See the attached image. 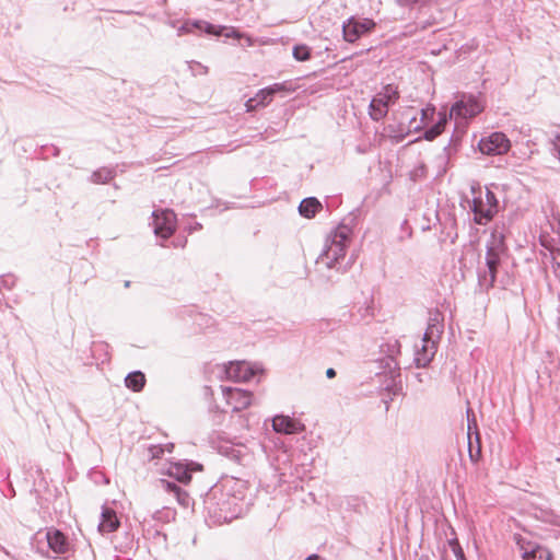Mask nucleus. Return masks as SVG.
<instances>
[{
    "label": "nucleus",
    "instance_id": "1a4fd4ad",
    "mask_svg": "<svg viewBox=\"0 0 560 560\" xmlns=\"http://www.w3.org/2000/svg\"><path fill=\"white\" fill-rule=\"evenodd\" d=\"M284 91H291V89L287 88L284 83H275L268 88L261 89L254 97L247 100V113L254 110L258 106L268 105L276 93Z\"/></svg>",
    "mask_w": 560,
    "mask_h": 560
},
{
    "label": "nucleus",
    "instance_id": "f3484780",
    "mask_svg": "<svg viewBox=\"0 0 560 560\" xmlns=\"http://www.w3.org/2000/svg\"><path fill=\"white\" fill-rule=\"evenodd\" d=\"M442 322V315L438 311L430 313L428 327L424 332V339L427 341L440 338L441 334L443 332Z\"/></svg>",
    "mask_w": 560,
    "mask_h": 560
},
{
    "label": "nucleus",
    "instance_id": "c85d7f7f",
    "mask_svg": "<svg viewBox=\"0 0 560 560\" xmlns=\"http://www.w3.org/2000/svg\"><path fill=\"white\" fill-rule=\"evenodd\" d=\"M448 545L457 560H466L463 548L460 547L457 538L450 539Z\"/></svg>",
    "mask_w": 560,
    "mask_h": 560
},
{
    "label": "nucleus",
    "instance_id": "aec40b11",
    "mask_svg": "<svg viewBox=\"0 0 560 560\" xmlns=\"http://www.w3.org/2000/svg\"><path fill=\"white\" fill-rule=\"evenodd\" d=\"M320 208V202L316 198L310 197L301 201L299 211L305 218H313Z\"/></svg>",
    "mask_w": 560,
    "mask_h": 560
},
{
    "label": "nucleus",
    "instance_id": "473e14b6",
    "mask_svg": "<svg viewBox=\"0 0 560 560\" xmlns=\"http://www.w3.org/2000/svg\"><path fill=\"white\" fill-rule=\"evenodd\" d=\"M149 452L152 458H160L164 454V446L163 445H151L149 447Z\"/></svg>",
    "mask_w": 560,
    "mask_h": 560
},
{
    "label": "nucleus",
    "instance_id": "9d476101",
    "mask_svg": "<svg viewBox=\"0 0 560 560\" xmlns=\"http://www.w3.org/2000/svg\"><path fill=\"white\" fill-rule=\"evenodd\" d=\"M375 23L372 20H364L363 22H358L353 20H349L343 24V37L347 42L353 43L355 42L362 34L369 32L374 27Z\"/></svg>",
    "mask_w": 560,
    "mask_h": 560
},
{
    "label": "nucleus",
    "instance_id": "a19ab883",
    "mask_svg": "<svg viewBox=\"0 0 560 560\" xmlns=\"http://www.w3.org/2000/svg\"><path fill=\"white\" fill-rule=\"evenodd\" d=\"M184 34H188V33L186 32V27H185L184 25H180V26L177 28V35H178V36H182V35H184Z\"/></svg>",
    "mask_w": 560,
    "mask_h": 560
},
{
    "label": "nucleus",
    "instance_id": "6e6552de",
    "mask_svg": "<svg viewBox=\"0 0 560 560\" xmlns=\"http://www.w3.org/2000/svg\"><path fill=\"white\" fill-rule=\"evenodd\" d=\"M183 25L186 27V32L188 34L195 33V32H201V33H206L209 35H214V36L224 35L226 37H230L231 34H233L237 38L241 37V35L236 34L234 31L229 32V28H226V27L217 26V25H213L211 23L200 21V20H187L183 23Z\"/></svg>",
    "mask_w": 560,
    "mask_h": 560
},
{
    "label": "nucleus",
    "instance_id": "c9c22d12",
    "mask_svg": "<svg viewBox=\"0 0 560 560\" xmlns=\"http://www.w3.org/2000/svg\"><path fill=\"white\" fill-rule=\"evenodd\" d=\"M434 107H427V108H423L421 110V114H422V120L423 119H427L429 115H433L434 114Z\"/></svg>",
    "mask_w": 560,
    "mask_h": 560
},
{
    "label": "nucleus",
    "instance_id": "7c9ffc66",
    "mask_svg": "<svg viewBox=\"0 0 560 560\" xmlns=\"http://www.w3.org/2000/svg\"><path fill=\"white\" fill-rule=\"evenodd\" d=\"M225 455L237 463H241L243 459V452L234 446L226 447Z\"/></svg>",
    "mask_w": 560,
    "mask_h": 560
},
{
    "label": "nucleus",
    "instance_id": "8fccbe9b",
    "mask_svg": "<svg viewBox=\"0 0 560 560\" xmlns=\"http://www.w3.org/2000/svg\"><path fill=\"white\" fill-rule=\"evenodd\" d=\"M168 24L172 26V27H176V22L175 21H170Z\"/></svg>",
    "mask_w": 560,
    "mask_h": 560
},
{
    "label": "nucleus",
    "instance_id": "9b49d317",
    "mask_svg": "<svg viewBox=\"0 0 560 560\" xmlns=\"http://www.w3.org/2000/svg\"><path fill=\"white\" fill-rule=\"evenodd\" d=\"M48 548L56 555H65L70 549L68 537L59 529L49 528L46 533Z\"/></svg>",
    "mask_w": 560,
    "mask_h": 560
},
{
    "label": "nucleus",
    "instance_id": "e433bc0d",
    "mask_svg": "<svg viewBox=\"0 0 560 560\" xmlns=\"http://www.w3.org/2000/svg\"><path fill=\"white\" fill-rule=\"evenodd\" d=\"M191 63L198 66L199 71H200L199 73L206 74L208 72V68L206 66H202L201 63L196 62V61H192Z\"/></svg>",
    "mask_w": 560,
    "mask_h": 560
},
{
    "label": "nucleus",
    "instance_id": "09e8293b",
    "mask_svg": "<svg viewBox=\"0 0 560 560\" xmlns=\"http://www.w3.org/2000/svg\"><path fill=\"white\" fill-rule=\"evenodd\" d=\"M395 138H396V141H397V142H398V141H401V140L404 139V135L398 136V137H395Z\"/></svg>",
    "mask_w": 560,
    "mask_h": 560
},
{
    "label": "nucleus",
    "instance_id": "7ed1b4c3",
    "mask_svg": "<svg viewBox=\"0 0 560 560\" xmlns=\"http://www.w3.org/2000/svg\"><path fill=\"white\" fill-rule=\"evenodd\" d=\"M478 190L481 194L480 187H478ZM471 192L474 195L471 210L475 214V222L477 224H486L497 212V197L489 188H486L485 198L481 195L477 196L475 186L471 187Z\"/></svg>",
    "mask_w": 560,
    "mask_h": 560
},
{
    "label": "nucleus",
    "instance_id": "39448f33",
    "mask_svg": "<svg viewBox=\"0 0 560 560\" xmlns=\"http://www.w3.org/2000/svg\"><path fill=\"white\" fill-rule=\"evenodd\" d=\"M153 231L156 237L163 241L170 238L176 231V214L171 209L154 210L152 212Z\"/></svg>",
    "mask_w": 560,
    "mask_h": 560
},
{
    "label": "nucleus",
    "instance_id": "4468645a",
    "mask_svg": "<svg viewBox=\"0 0 560 560\" xmlns=\"http://www.w3.org/2000/svg\"><path fill=\"white\" fill-rule=\"evenodd\" d=\"M436 340L438 339L427 341L424 338L422 339V347L418 349L415 354L417 368H425L431 362L435 354Z\"/></svg>",
    "mask_w": 560,
    "mask_h": 560
},
{
    "label": "nucleus",
    "instance_id": "20e7f679",
    "mask_svg": "<svg viewBox=\"0 0 560 560\" xmlns=\"http://www.w3.org/2000/svg\"><path fill=\"white\" fill-rule=\"evenodd\" d=\"M399 98V93L395 86L388 84L377 93L370 103V116L373 120L378 121L383 119L387 113L390 104H394Z\"/></svg>",
    "mask_w": 560,
    "mask_h": 560
},
{
    "label": "nucleus",
    "instance_id": "c756f323",
    "mask_svg": "<svg viewBox=\"0 0 560 560\" xmlns=\"http://www.w3.org/2000/svg\"><path fill=\"white\" fill-rule=\"evenodd\" d=\"M514 541L518 546L520 550L525 552L526 550H530L536 545L532 544L530 541H526L525 538H523L521 535H514Z\"/></svg>",
    "mask_w": 560,
    "mask_h": 560
},
{
    "label": "nucleus",
    "instance_id": "a211bd4d",
    "mask_svg": "<svg viewBox=\"0 0 560 560\" xmlns=\"http://www.w3.org/2000/svg\"><path fill=\"white\" fill-rule=\"evenodd\" d=\"M245 361L230 362L228 365L221 368V372L225 374L226 378L234 382L245 381V372L243 370Z\"/></svg>",
    "mask_w": 560,
    "mask_h": 560
},
{
    "label": "nucleus",
    "instance_id": "393cba45",
    "mask_svg": "<svg viewBox=\"0 0 560 560\" xmlns=\"http://www.w3.org/2000/svg\"><path fill=\"white\" fill-rule=\"evenodd\" d=\"M115 176L113 168L102 167L93 172L91 180L96 184H106L112 180Z\"/></svg>",
    "mask_w": 560,
    "mask_h": 560
},
{
    "label": "nucleus",
    "instance_id": "bb28decb",
    "mask_svg": "<svg viewBox=\"0 0 560 560\" xmlns=\"http://www.w3.org/2000/svg\"><path fill=\"white\" fill-rule=\"evenodd\" d=\"M466 413H467V435H468V441L471 440V434L475 433L476 442H479L480 435H479V432H478V425H477V421H476V416H475L474 411L471 409H469V408L467 409Z\"/></svg>",
    "mask_w": 560,
    "mask_h": 560
},
{
    "label": "nucleus",
    "instance_id": "ddd939ff",
    "mask_svg": "<svg viewBox=\"0 0 560 560\" xmlns=\"http://www.w3.org/2000/svg\"><path fill=\"white\" fill-rule=\"evenodd\" d=\"M272 428L278 433L283 434H295L304 430V425L289 416H276L272 419Z\"/></svg>",
    "mask_w": 560,
    "mask_h": 560
},
{
    "label": "nucleus",
    "instance_id": "c03bdc74",
    "mask_svg": "<svg viewBox=\"0 0 560 560\" xmlns=\"http://www.w3.org/2000/svg\"><path fill=\"white\" fill-rule=\"evenodd\" d=\"M164 446V452L167 451V452H172V450L174 448V444L170 443V444H166V445H163Z\"/></svg>",
    "mask_w": 560,
    "mask_h": 560
},
{
    "label": "nucleus",
    "instance_id": "f03ea898",
    "mask_svg": "<svg viewBox=\"0 0 560 560\" xmlns=\"http://www.w3.org/2000/svg\"><path fill=\"white\" fill-rule=\"evenodd\" d=\"M503 254V243L501 240L492 237L487 244L486 267L487 270L479 272V284L486 289L492 288L495 282L498 266Z\"/></svg>",
    "mask_w": 560,
    "mask_h": 560
},
{
    "label": "nucleus",
    "instance_id": "37998d69",
    "mask_svg": "<svg viewBox=\"0 0 560 560\" xmlns=\"http://www.w3.org/2000/svg\"><path fill=\"white\" fill-rule=\"evenodd\" d=\"M221 520H223L224 522H230V521L232 520V517H228V515H223V516H222V515L220 514V515L218 516V520H217V521H218V522H221Z\"/></svg>",
    "mask_w": 560,
    "mask_h": 560
},
{
    "label": "nucleus",
    "instance_id": "6ab92c4d",
    "mask_svg": "<svg viewBox=\"0 0 560 560\" xmlns=\"http://www.w3.org/2000/svg\"><path fill=\"white\" fill-rule=\"evenodd\" d=\"M167 474L170 477L182 483H188L191 480V474L186 464L174 463L170 466Z\"/></svg>",
    "mask_w": 560,
    "mask_h": 560
},
{
    "label": "nucleus",
    "instance_id": "2eb2a0df",
    "mask_svg": "<svg viewBox=\"0 0 560 560\" xmlns=\"http://www.w3.org/2000/svg\"><path fill=\"white\" fill-rule=\"evenodd\" d=\"M160 486L162 489H164L166 492L174 494L177 502L183 508H189L191 504V498L188 494L187 491L182 489L178 485H176L173 481H168L166 479H160Z\"/></svg>",
    "mask_w": 560,
    "mask_h": 560
},
{
    "label": "nucleus",
    "instance_id": "72a5a7b5",
    "mask_svg": "<svg viewBox=\"0 0 560 560\" xmlns=\"http://www.w3.org/2000/svg\"><path fill=\"white\" fill-rule=\"evenodd\" d=\"M15 279L11 275L2 276L0 279V285L11 289L14 285Z\"/></svg>",
    "mask_w": 560,
    "mask_h": 560
},
{
    "label": "nucleus",
    "instance_id": "2f4dec72",
    "mask_svg": "<svg viewBox=\"0 0 560 560\" xmlns=\"http://www.w3.org/2000/svg\"><path fill=\"white\" fill-rule=\"evenodd\" d=\"M468 446H469V457L472 462H478V459L480 458V455H481V445H480V441L477 442V447L476 450L472 447V443H471V440L468 441Z\"/></svg>",
    "mask_w": 560,
    "mask_h": 560
},
{
    "label": "nucleus",
    "instance_id": "58836bf2",
    "mask_svg": "<svg viewBox=\"0 0 560 560\" xmlns=\"http://www.w3.org/2000/svg\"><path fill=\"white\" fill-rule=\"evenodd\" d=\"M326 376H327L328 378H332V377H335V376H336V371H335L332 368L327 369V371H326Z\"/></svg>",
    "mask_w": 560,
    "mask_h": 560
},
{
    "label": "nucleus",
    "instance_id": "a18cd8bd",
    "mask_svg": "<svg viewBox=\"0 0 560 560\" xmlns=\"http://www.w3.org/2000/svg\"><path fill=\"white\" fill-rule=\"evenodd\" d=\"M0 550L2 552H4L7 556H9V557L11 556L10 552L3 546H1V545H0Z\"/></svg>",
    "mask_w": 560,
    "mask_h": 560
},
{
    "label": "nucleus",
    "instance_id": "ea45409f",
    "mask_svg": "<svg viewBox=\"0 0 560 560\" xmlns=\"http://www.w3.org/2000/svg\"><path fill=\"white\" fill-rule=\"evenodd\" d=\"M305 560H326V559H323L318 555L313 553V555L307 556L305 558Z\"/></svg>",
    "mask_w": 560,
    "mask_h": 560
},
{
    "label": "nucleus",
    "instance_id": "de8ad7c7",
    "mask_svg": "<svg viewBox=\"0 0 560 560\" xmlns=\"http://www.w3.org/2000/svg\"><path fill=\"white\" fill-rule=\"evenodd\" d=\"M242 511H243V508H242V505H240V508L237 510V514L235 515V517H238V515L242 513Z\"/></svg>",
    "mask_w": 560,
    "mask_h": 560
},
{
    "label": "nucleus",
    "instance_id": "b1692460",
    "mask_svg": "<svg viewBox=\"0 0 560 560\" xmlns=\"http://www.w3.org/2000/svg\"><path fill=\"white\" fill-rule=\"evenodd\" d=\"M446 121H447L446 115L440 113V118L436 121V124L434 126H432L431 128H429L428 130H425L424 139L429 140V141L434 140L438 136H440L443 132Z\"/></svg>",
    "mask_w": 560,
    "mask_h": 560
},
{
    "label": "nucleus",
    "instance_id": "f257e3e1",
    "mask_svg": "<svg viewBox=\"0 0 560 560\" xmlns=\"http://www.w3.org/2000/svg\"><path fill=\"white\" fill-rule=\"evenodd\" d=\"M351 229L340 224L326 238L325 247L317 259V264H324L327 268H334L346 256L350 242Z\"/></svg>",
    "mask_w": 560,
    "mask_h": 560
},
{
    "label": "nucleus",
    "instance_id": "4be33fe9",
    "mask_svg": "<svg viewBox=\"0 0 560 560\" xmlns=\"http://www.w3.org/2000/svg\"><path fill=\"white\" fill-rule=\"evenodd\" d=\"M126 387L133 392H140L145 385V376L141 371L130 372L125 378Z\"/></svg>",
    "mask_w": 560,
    "mask_h": 560
},
{
    "label": "nucleus",
    "instance_id": "79ce46f5",
    "mask_svg": "<svg viewBox=\"0 0 560 560\" xmlns=\"http://www.w3.org/2000/svg\"><path fill=\"white\" fill-rule=\"evenodd\" d=\"M246 397H247V407H248L253 404V394L247 390Z\"/></svg>",
    "mask_w": 560,
    "mask_h": 560
},
{
    "label": "nucleus",
    "instance_id": "423d86ee",
    "mask_svg": "<svg viewBox=\"0 0 560 560\" xmlns=\"http://www.w3.org/2000/svg\"><path fill=\"white\" fill-rule=\"evenodd\" d=\"M483 110V105L472 95H463L450 110V117L472 118Z\"/></svg>",
    "mask_w": 560,
    "mask_h": 560
},
{
    "label": "nucleus",
    "instance_id": "5701e85b",
    "mask_svg": "<svg viewBox=\"0 0 560 560\" xmlns=\"http://www.w3.org/2000/svg\"><path fill=\"white\" fill-rule=\"evenodd\" d=\"M522 558L524 560H551L552 553L549 549L536 545L530 550L523 552Z\"/></svg>",
    "mask_w": 560,
    "mask_h": 560
},
{
    "label": "nucleus",
    "instance_id": "3c124183",
    "mask_svg": "<svg viewBox=\"0 0 560 560\" xmlns=\"http://www.w3.org/2000/svg\"><path fill=\"white\" fill-rule=\"evenodd\" d=\"M130 281H125V288H129Z\"/></svg>",
    "mask_w": 560,
    "mask_h": 560
},
{
    "label": "nucleus",
    "instance_id": "f704fd0d",
    "mask_svg": "<svg viewBox=\"0 0 560 560\" xmlns=\"http://www.w3.org/2000/svg\"><path fill=\"white\" fill-rule=\"evenodd\" d=\"M187 243V238L186 237H178L177 240L173 241V246L174 247H185Z\"/></svg>",
    "mask_w": 560,
    "mask_h": 560
},
{
    "label": "nucleus",
    "instance_id": "0eeeda50",
    "mask_svg": "<svg viewBox=\"0 0 560 560\" xmlns=\"http://www.w3.org/2000/svg\"><path fill=\"white\" fill-rule=\"evenodd\" d=\"M479 150L482 154L500 155L509 151L510 141L502 132H493L479 141Z\"/></svg>",
    "mask_w": 560,
    "mask_h": 560
},
{
    "label": "nucleus",
    "instance_id": "412c9836",
    "mask_svg": "<svg viewBox=\"0 0 560 560\" xmlns=\"http://www.w3.org/2000/svg\"><path fill=\"white\" fill-rule=\"evenodd\" d=\"M224 487L230 489L233 500H238L241 502L243 501L245 489L244 480L231 477L225 480Z\"/></svg>",
    "mask_w": 560,
    "mask_h": 560
},
{
    "label": "nucleus",
    "instance_id": "cd10ccee",
    "mask_svg": "<svg viewBox=\"0 0 560 560\" xmlns=\"http://www.w3.org/2000/svg\"><path fill=\"white\" fill-rule=\"evenodd\" d=\"M312 49L307 45L300 44L295 45L292 49L293 58L296 61H306L311 58Z\"/></svg>",
    "mask_w": 560,
    "mask_h": 560
},
{
    "label": "nucleus",
    "instance_id": "dca6fc26",
    "mask_svg": "<svg viewBox=\"0 0 560 560\" xmlns=\"http://www.w3.org/2000/svg\"><path fill=\"white\" fill-rule=\"evenodd\" d=\"M120 526L119 518L113 509L104 508L101 514L98 529L102 533H113Z\"/></svg>",
    "mask_w": 560,
    "mask_h": 560
},
{
    "label": "nucleus",
    "instance_id": "49530a36",
    "mask_svg": "<svg viewBox=\"0 0 560 560\" xmlns=\"http://www.w3.org/2000/svg\"><path fill=\"white\" fill-rule=\"evenodd\" d=\"M211 500H212V499H211V498H209L208 500H206V501H205V503H206V505H207L206 508L208 509V511H209V512H210V506H209V504L211 503Z\"/></svg>",
    "mask_w": 560,
    "mask_h": 560
},
{
    "label": "nucleus",
    "instance_id": "f8f14e48",
    "mask_svg": "<svg viewBox=\"0 0 560 560\" xmlns=\"http://www.w3.org/2000/svg\"><path fill=\"white\" fill-rule=\"evenodd\" d=\"M226 405L232 412H242L245 409V389L231 386H221Z\"/></svg>",
    "mask_w": 560,
    "mask_h": 560
},
{
    "label": "nucleus",
    "instance_id": "a878e982",
    "mask_svg": "<svg viewBox=\"0 0 560 560\" xmlns=\"http://www.w3.org/2000/svg\"><path fill=\"white\" fill-rule=\"evenodd\" d=\"M257 377V383H259L265 377V369L261 363L254 362L248 363L247 362V384L252 382L253 378Z\"/></svg>",
    "mask_w": 560,
    "mask_h": 560
},
{
    "label": "nucleus",
    "instance_id": "603ef678",
    "mask_svg": "<svg viewBox=\"0 0 560 560\" xmlns=\"http://www.w3.org/2000/svg\"><path fill=\"white\" fill-rule=\"evenodd\" d=\"M195 229H201V224L197 223V224L195 225Z\"/></svg>",
    "mask_w": 560,
    "mask_h": 560
},
{
    "label": "nucleus",
    "instance_id": "4c0bfd02",
    "mask_svg": "<svg viewBox=\"0 0 560 560\" xmlns=\"http://www.w3.org/2000/svg\"><path fill=\"white\" fill-rule=\"evenodd\" d=\"M555 150L557 151L558 156H559V159H560V135L556 138V141H555Z\"/></svg>",
    "mask_w": 560,
    "mask_h": 560
}]
</instances>
